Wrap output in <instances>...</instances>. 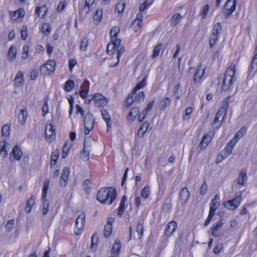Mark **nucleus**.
<instances>
[{
  "mask_svg": "<svg viewBox=\"0 0 257 257\" xmlns=\"http://www.w3.org/2000/svg\"><path fill=\"white\" fill-rule=\"evenodd\" d=\"M85 213L81 212L75 220L74 233L76 235L80 234L83 230L85 222Z\"/></svg>",
  "mask_w": 257,
  "mask_h": 257,
  "instance_id": "6",
  "label": "nucleus"
},
{
  "mask_svg": "<svg viewBox=\"0 0 257 257\" xmlns=\"http://www.w3.org/2000/svg\"><path fill=\"white\" fill-rule=\"evenodd\" d=\"M11 149L10 144L6 141L0 142V155H2L4 157H6L8 156V152Z\"/></svg>",
  "mask_w": 257,
  "mask_h": 257,
  "instance_id": "20",
  "label": "nucleus"
},
{
  "mask_svg": "<svg viewBox=\"0 0 257 257\" xmlns=\"http://www.w3.org/2000/svg\"><path fill=\"white\" fill-rule=\"evenodd\" d=\"M146 84H147V80H146V77H145L142 80V81H141L140 82H139V83H138L136 85L135 87L134 88V90L133 91V94H135V93H136V92L138 90H139L141 89H142L144 87H145Z\"/></svg>",
  "mask_w": 257,
  "mask_h": 257,
  "instance_id": "42",
  "label": "nucleus"
},
{
  "mask_svg": "<svg viewBox=\"0 0 257 257\" xmlns=\"http://www.w3.org/2000/svg\"><path fill=\"white\" fill-rule=\"evenodd\" d=\"M49 186V181L45 180L44 182L43 190H42V194L41 197V199H44L46 198L47 195V192Z\"/></svg>",
  "mask_w": 257,
  "mask_h": 257,
  "instance_id": "44",
  "label": "nucleus"
},
{
  "mask_svg": "<svg viewBox=\"0 0 257 257\" xmlns=\"http://www.w3.org/2000/svg\"><path fill=\"white\" fill-rule=\"evenodd\" d=\"M98 236L96 234H93L91 236V249L92 250H95L96 247L97 243L98 242Z\"/></svg>",
  "mask_w": 257,
  "mask_h": 257,
  "instance_id": "57",
  "label": "nucleus"
},
{
  "mask_svg": "<svg viewBox=\"0 0 257 257\" xmlns=\"http://www.w3.org/2000/svg\"><path fill=\"white\" fill-rule=\"evenodd\" d=\"M36 14L38 15L39 17L41 18H43L45 17L46 12H47V8L45 6L38 7L36 9Z\"/></svg>",
  "mask_w": 257,
  "mask_h": 257,
  "instance_id": "39",
  "label": "nucleus"
},
{
  "mask_svg": "<svg viewBox=\"0 0 257 257\" xmlns=\"http://www.w3.org/2000/svg\"><path fill=\"white\" fill-rule=\"evenodd\" d=\"M217 38V35L215 33H212L210 37L209 40V44L210 47H212L215 45Z\"/></svg>",
  "mask_w": 257,
  "mask_h": 257,
  "instance_id": "62",
  "label": "nucleus"
},
{
  "mask_svg": "<svg viewBox=\"0 0 257 257\" xmlns=\"http://www.w3.org/2000/svg\"><path fill=\"white\" fill-rule=\"evenodd\" d=\"M125 5L123 1L118 2L115 6V11L118 13L122 12L124 9Z\"/></svg>",
  "mask_w": 257,
  "mask_h": 257,
  "instance_id": "55",
  "label": "nucleus"
},
{
  "mask_svg": "<svg viewBox=\"0 0 257 257\" xmlns=\"http://www.w3.org/2000/svg\"><path fill=\"white\" fill-rule=\"evenodd\" d=\"M250 72H253L254 73L257 71V56L254 55L251 65L250 68Z\"/></svg>",
  "mask_w": 257,
  "mask_h": 257,
  "instance_id": "52",
  "label": "nucleus"
},
{
  "mask_svg": "<svg viewBox=\"0 0 257 257\" xmlns=\"http://www.w3.org/2000/svg\"><path fill=\"white\" fill-rule=\"evenodd\" d=\"M91 149V139L89 138H85L83 143V148L80 153V158L83 161L87 162L89 160Z\"/></svg>",
  "mask_w": 257,
  "mask_h": 257,
  "instance_id": "4",
  "label": "nucleus"
},
{
  "mask_svg": "<svg viewBox=\"0 0 257 257\" xmlns=\"http://www.w3.org/2000/svg\"><path fill=\"white\" fill-rule=\"evenodd\" d=\"M94 0H85L84 11L86 14H88L92 11Z\"/></svg>",
  "mask_w": 257,
  "mask_h": 257,
  "instance_id": "38",
  "label": "nucleus"
},
{
  "mask_svg": "<svg viewBox=\"0 0 257 257\" xmlns=\"http://www.w3.org/2000/svg\"><path fill=\"white\" fill-rule=\"evenodd\" d=\"M151 193L150 187L149 186H145L143 188L141 191V196L144 199L148 198Z\"/></svg>",
  "mask_w": 257,
  "mask_h": 257,
  "instance_id": "49",
  "label": "nucleus"
},
{
  "mask_svg": "<svg viewBox=\"0 0 257 257\" xmlns=\"http://www.w3.org/2000/svg\"><path fill=\"white\" fill-rule=\"evenodd\" d=\"M222 27L219 23H216L214 25L213 29V33H215L218 35L221 31Z\"/></svg>",
  "mask_w": 257,
  "mask_h": 257,
  "instance_id": "64",
  "label": "nucleus"
},
{
  "mask_svg": "<svg viewBox=\"0 0 257 257\" xmlns=\"http://www.w3.org/2000/svg\"><path fill=\"white\" fill-rule=\"evenodd\" d=\"M89 82L85 81L81 85V90L80 91L79 95L82 98L85 99L87 97L89 92Z\"/></svg>",
  "mask_w": 257,
  "mask_h": 257,
  "instance_id": "21",
  "label": "nucleus"
},
{
  "mask_svg": "<svg viewBox=\"0 0 257 257\" xmlns=\"http://www.w3.org/2000/svg\"><path fill=\"white\" fill-rule=\"evenodd\" d=\"M28 112L26 109H22L18 114V121L21 125H24L27 121L28 117Z\"/></svg>",
  "mask_w": 257,
  "mask_h": 257,
  "instance_id": "24",
  "label": "nucleus"
},
{
  "mask_svg": "<svg viewBox=\"0 0 257 257\" xmlns=\"http://www.w3.org/2000/svg\"><path fill=\"white\" fill-rule=\"evenodd\" d=\"M225 118V109L221 107L216 114L215 118L212 123V125L214 127L217 128L221 124Z\"/></svg>",
  "mask_w": 257,
  "mask_h": 257,
  "instance_id": "10",
  "label": "nucleus"
},
{
  "mask_svg": "<svg viewBox=\"0 0 257 257\" xmlns=\"http://www.w3.org/2000/svg\"><path fill=\"white\" fill-rule=\"evenodd\" d=\"M36 199V196L31 195L27 200L26 205L25 208V211L27 213H30L32 210V207L35 204Z\"/></svg>",
  "mask_w": 257,
  "mask_h": 257,
  "instance_id": "28",
  "label": "nucleus"
},
{
  "mask_svg": "<svg viewBox=\"0 0 257 257\" xmlns=\"http://www.w3.org/2000/svg\"><path fill=\"white\" fill-rule=\"evenodd\" d=\"M209 6L208 5H204L201 9L199 15L201 17L202 20L205 19L209 12Z\"/></svg>",
  "mask_w": 257,
  "mask_h": 257,
  "instance_id": "37",
  "label": "nucleus"
},
{
  "mask_svg": "<svg viewBox=\"0 0 257 257\" xmlns=\"http://www.w3.org/2000/svg\"><path fill=\"white\" fill-rule=\"evenodd\" d=\"M84 124L85 128H92L94 125L92 116L89 115V118L86 116H85L84 118Z\"/></svg>",
  "mask_w": 257,
  "mask_h": 257,
  "instance_id": "35",
  "label": "nucleus"
},
{
  "mask_svg": "<svg viewBox=\"0 0 257 257\" xmlns=\"http://www.w3.org/2000/svg\"><path fill=\"white\" fill-rule=\"evenodd\" d=\"M182 16L179 14H174L171 20L170 24L172 26H176L179 22L182 19Z\"/></svg>",
  "mask_w": 257,
  "mask_h": 257,
  "instance_id": "41",
  "label": "nucleus"
},
{
  "mask_svg": "<svg viewBox=\"0 0 257 257\" xmlns=\"http://www.w3.org/2000/svg\"><path fill=\"white\" fill-rule=\"evenodd\" d=\"M235 73V65L231 64L226 70V80L228 77H229L228 85L230 86L233 84V78Z\"/></svg>",
  "mask_w": 257,
  "mask_h": 257,
  "instance_id": "14",
  "label": "nucleus"
},
{
  "mask_svg": "<svg viewBox=\"0 0 257 257\" xmlns=\"http://www.w3.org/2000/svg\"><path fill=\"white\" fill-rule=\"evenodd\" d=\"M220 205V199L218 195H216L214 198H213L210 206L209 212L213 214H215V211Z\"/></svg>",
  "mask_w": 257,
  "mask_h": 257,
  "instance_id": "22",
  "label": "nucleus"
},
{
  "mask_svg": "<svg viewBox=\"0 0 257 257\" xmlns=\"http://www.w3.org/2000/svg\"><path fill=\"white\" fill-rule=\"evenodd\" d=\"M25 15V11L23 9H19L15 12H11L10 15L11 19L14 21L22 19Z\"/></svg>",
  "mask_w": 257,
  "mask_h": 257,
  "instance_id": "26",
  "label": "nucleus"
},
{
  "mask_svg": "<svg viewBox=\"0 0 257 257\" xmlns=\"http://www.w3.org/2000/svg\"><path fill=\"white\" fill-rule=\"evenodd\" d=\"M247 127L245 126H242L235 134L234 137L229 141L227 144V147H226V157L232 153L234 147L238 140L245 135Z\"/></svg>",
  "mask_w": 257,
  "mask_h": 257,
  "instance_id": "3",
  "label": "nucleus"
},
{
  "mask_svg": "<svg viewBox=\"0 0 257 257\" xmlns=\"http://www.w3.org/2000/svg\"><path fill=\"white\" fill-rule=\"evenodd\" d=\"M43 201V209L42 213L45 215L49 211V200L45 198V199H42Z\"/></svg>",
  "mask_w": 257,
  "mask_h": 257,
  "instance_id": "46",
  "label": "nucleus"
},
{
  "mask_svg": "<svg viewBox=\"0 0 257 257\" xmlns=\"http://www.w3.org/2000/svg\"><path fill=\"white\" fill-rule=\"evenodd\" d=\"M190 196V192L186 187L182 188L180 192V201L183 204L188 200Z\"/></svg>",
  "mask_w": 257,
  "mask_h": 257,
  "instance_id": "23",
  "label": "nucleus"
},
{
  "mask_svg": "<svg viewBox=\"0 0 257 257\" xmlns=\"http://www.w3.org/2000/svg\"><path fill=\"white\" fill-rule=\"evenodd\" d=\"M139 111L140 110L138 107L132 108L127 116V120L131 121H134L135 119L136 116L139 114Z\"/></svg>",
  "mask_w": 257,
  "mask_h": 257,
  "instance_id": "31",
  "label": "nucleus"
},
{
  "mask_svg": "<svg viewBox=\"0 0 257 257\" xmlns=\"http://www.w3.org/2000/svg\"><path fill=\"white\" fill-rule=\"evenodd\" d=\"M114 218H109L106 222L104 226V236L105 237H108L110 236L112 233V224L114 222Z\"/></svg>",
  "mask_w": 257,
  "mask_h": 257,
  "instance_id": "17",
  "label": "nucleus"
},
{
  "mask_svg": "<svg viewBox=\"0 0 257 257\" xmlns=\"http://www.w3.org/2000/svg\"><path fill=\"white\" fill-rule=\"evenodd\" d=\"M59 156V152L58 151H55L52 152L51 156V162H50V166L51 167H54L58 159Z\"/></svg>",
  "mask_w": 257,
  "mask_h": 257,
  "instance_id": "43",
  "label": "nucleus"
},
{
  "mask_svg": "<svg viewBox=\"0 0 257 257\" xmlns=\"http://www.w3.org/2000/svg\"><path fill=\"white\" fill-rule=\"evenodd\" d=\"M92 100L94 104L97 107H103L107 103V100L105 97L100 93L94 94L91 100H89L88 102Z\"/></svg>",
  "mask_w": 257,
  "mask_h": 257,
  "instance_id": "8",
  "label": "nucleus"
},
{
  "mask_svg": "<svg viewBox=\"0 0 257 257\" xmlns=\"http://www.w3.org/2000/svg\"><path fill=\"white\" fill-rule=\"evenodd\" d=\"M205 70V68L203 67L201 65L197 67L193 77L194 82L195 84L201 83V80L203 79V77L204 74Z\"/></svg>",
  "mask_w": 257,
  "mask_h": 257,
  "instance_id": "11",
  "label": "nucleus"
},
{
  "mask_svg": "<svg viewBox=\"0 0 257 257\" xmlns=\"http://www.w3.org/2000/svg\"><path fill=\"white\" fill-rule=\"evenodd\" d=\"M116 193L112 187L102 188L99 190L97 199L101 203L111 204L115 199Z\"/></svg>",
  "mask_w": 257,
  "mask_h": 257,
  "instance_id": "2",
  "label": "nucleus"
},
{
  "mask_svg": "<svg viewBox=\"0 0 257 257\" xmlns=\"http://www.w3.org/2000/svg\"><path fill=\"white\" fill-rule=\"evenodd\" d=\"M236 0H227L226 2V18L233 13L236 9Z\"/></svg>",
  "mask_w": 257,
  "mask_h": 257,
  "instance_id": "12",
  "label": "nucleus"
},
{
  "mask_svg": "<svg viewBox=\"0 0 257 257\" xmlns=\"http://www.w3.org/2000/svg\"><path fill=\"white\" fill-rule=\"evenodd\" d=\"M143 15L139 13L136 16L135 20L133 22L131 28L135 32L138 31L142 27Z\"/></svg>",
  "mask_w": 257,
  "mask_h": 257,
  "instance_id": "16",
  "label": "nucleus"
},
{
  "mask_svg": "<svg viewBox=\"0 0 257 257\" xmlns=\"http://www.w3.org/2000/svg\"><path fill=\"white\" fill-rule=\"evenodd\" d=\"M74 88V83L73 80L69 79L66 81L63 87L66 92H69Z\"/></svg>",
  "mask_w": 257,
  "mask_h": 257,
  "instance_id": "40",
  "label": "nucleus"
},
{
  "mask_svg": "<svg viewBox=\"0 0 257 257\" xmlns=\"http://www.w3.org/2000/svg\"><path fill=\"white\" fill-rule=\"evenodd\" d=\"M161 47L162 44H159L158 45L156 46V47L154 48L153 50V53L152 55L153 58H155L159 55L160 51L161 50Z\"/></svg>",
  "mask_w": 257,
  "mask_h": 257,
  "instance_id": "61",
  "label": "nucleus"
},
{
  "mask_svg": "<svg viewBox=\"0 0 257 257\" xmlns=\"http://www.w3.org/2000/svg\"><path fill=\"white\" fill-rule=\"evenodd\" d=\"M56 69V63L51 60H47L45 63L41 65L40 72L45 75H49L52 74Z\"/></svg>",
  "mask_w": 257,
  "mask_h": 257,
  "instance_id": "5",
  "label": "nucleus"
},
{
  "mask_svg": "<svg viewBox=\"0 0 257 257\" xmlns=\"http://www.w3.org/2000/svg\"><path fill=\"white\" fill-rule=\"evenodd\" d=\"M17 50L15 46H11L8 53V59L10 61H14L16 57Z\"/></svg>",
  "mask_w": 257,
  "mask_h": 257,
  "instance_id": "30",
  "label": "nucleus"
},
{
  "mask_svg": "<svg viewBox=\"0 0 257 257\" xmlns=\"http://www.w3.org/2000/svg\"><path fill=\"white\" fill-rule=\"evenodd\" d=\"M241 200V195H238L234 199L226 201V208L231 210H235L240 204Z\"/></svg>",
  "mask_w": 257,
  "mask_h": 257,
  "instance_id": "9",
  "label": "nucleus"
},
{
  "mask_svg": "<svg viewBox=\"0 0 257 257\" xmlns=\"http://www.w3.org/2000/svg\"><path fill=\"white\" fill-rule=\"evenodd\" d=\"M149 124L147 122L143 123L139 128L138 134L140 137H143L145 133L148 130Z\"/></svg>",
  "mask_w": 257,
  "mask_h": 257,
  "instance_id": "45",
  "label": "nucleus"
},
{
  "mask_svg": "<svg viewBox=\"0 0 257 257\" xmlns=\"http://www.w3.org/2000/svg\"><path fill=\"white\" fill-rule=\"evenodd\" d=\"M88 44V40L86 38H84L80 45V49L81 51H86Z\"/></svg>",
  "mask_w": 257,
  "mask_h": 257,
  "instance_id": "59",
  "label": "nucleus"
},
{
  "mask_svg": "<svg viewBox=\"0 0 257 257\" xmlns=\"http://www.w3.org/2000/svg\"><path fill=\"white\" fill-rule=\"evenodd\" d=\"M121 247V244L120 241L118 239L115 240L114 243L113 245L111 252L113 254V256L116 257V255L119 253V249Z\"/></svg>",
  "mask_w": 257,
  "mask_h": 257,
  "instance_id": "33",
  "label": "nucleus"
},
{
  "mask_svg": "<svg viewBox=\"0 0 257 257\" xmlns=\"http://www.w3.org/2000/svg\"><path fill=\"white\" fill-rule=\"evenodd\" d=\"M22 155L23 152L21 147L18 145H15L11 153V156L13 157L15 160L19 161L21 160Z\"/></svg>",
  "mask_w": 257,
  "mask_h": 257,
  "instance_id": "18",
  "label": "nucleus"
},
{
  "mask_svg": "<svg viewBox=\"0 0 257 257\" xmlns=\"http://www.w3.org/2000/svg\"><path fill=\"white\" fill-rule=\"evenodd\" d=\"M207 184L206 181L204 180L200 189L199 192L202 195H204L207 193Z\"/></svg>",
  "mask_w": 257,
  "mask_h": 257,
  "instance_id": "58",
  "label": "nucleus"
},
{
  "mask_svg": "<svg viewBox=\"0 0 257 257\" xmlns=\"http://www.w3.org/2000/svg\"><path fill=\"white\" fill-rule=\"evenodd\" d=\"M69 144L68 142H65L62 148V157L63 158H65L67 157V154L69 151Z\"/></svg>",
  "mask_w": 257,
  "mask_h": 257,
  "instance_id": "54",
  "label": "nucleus"
},
{
  "mask_svg": "<svg viewBox=\"0 0 257 257\" xmlns=\"http://www.w3.org/2000/svg\"><path fill=\"white\" fill-rule=\"evenodd\" d=\"M133 91L131 94H130L126 99L125 103L127 107H130L133 103L134 102H135V100L134 97Z\"/></svg>",
  "mask_w": 257,
  "mask_h": 257,
  "instance_id": "53",
  "label": "nucleus"
},
{
  "mask_svg": "<svg viewBox=\"0 0 257 257\" xmlns=\"http://www.w3.org/2000/svg\"><path fill=\"white\" fill-rule=\"evenodd\" d=\"M101 115L102 118L106 122L107 130L111 127V121L110 115L107 112V111L105 109H102L101 110Z\"/></svg>",
  "mask_w": 257,
  "mask_h": 257,
  "instance_id": "32",
  "label": "nucleus"
},
{
  "mask_svg": "<svg viewBox=\"0 0 257 257\" xmlns=\"http://www.w3.org/2000/svg\"><path fill=\"white\" fill-rule=\"evenodd\" d=\"M171 101L169 97H166L163 98L159 103L160 109L162 110H165L170 105Z\"/></svg>",
  "mask_w": 257,
  "mask_h": 257,
  "instance_id": "34",
  "label": "nucleus"
},
{
  "mask_svg": "<svg viewBox=\"0 0 257 257\" xmlns=\"http://www.w3.org/2000/svg\"><path fill=\"white\" fill-rule=\"evenodd\" d=\"M193 110L192 107H188L186 108L185 114L183 115L182 118L184 120H188L190 117V115Z\"/></svg>",
  "mask_w": 257,
  "mask_h": 257,
  "instance_id": "50",
  "label": "nucleus"
},
{
  "mask_svg": "<svg viewBox=\"0 0 257 257\" xmlns=\"http://www.w3.org/2000/svg\"><path fill=\"white\" fill-rule=\"evenodd\" d=\"M45 138L48 142L54 141L56 137L55 126L52 125L50 121H47L45 131Z\"/></svg>",
  "mask_w": 257,
  "mask_h": 257,
  "instance_id": "7",
  "label": "nucleus"
},
{
  "mask_svg": "<svg viewBox=\"0 0 257 257\" xmlns=\"http://www.w3.org/2000/svg\"><path fill=\"white\" fill-rule=\"evenodd\" d=\"M144 220L142 219H138L137 221V227L136 231L138 233V238L140 239L143 234L144 231Z\"/></svg>",
  "mask_w": 257,
  "mask_h": 257,
  "instance_id": "29",
  "label": "nucleus"
},
{
  "mask_svg": "<svg viewBox=\"0 0 257 257\" xmlns=\"http://www.w3.org/2000/svg\"><path fill=\"white\" fill-rule=\"evenodd\" d=\"M29 48L28 46H24L23 48V52L21 57L23 59L26 60L29 57Z\"/></svg>",
  "mask_w": 257,
  "mask_h": 257,
  "instance_id": "60",
  "label": "nucleus"
},
{
  "mask_svg": "<svg viewBox=\"0 0 257 257\" xmlns=\"http://www.w3.org/2000/svg\"><path fill=\"white\" fill-rule=\"evenodd\" d=\"M10 125L9 124H6L4 125L2 130V135L4 137H8L10 135Z\"/></svg>",
  "mask_w": 257,
  "mask_h": 257,
  "instance_id": "56",
  "label": "nucleus"
},
{
  "mask_svg": "<svg viewBox=\"0 0 257 257\" xmlns=\"http://www.w3.org/2000/svg\"><path fill=\"white\" fill-rule=\"evenodd\" d=\"M102 15L103 11L102 9H99L96 10L95 15L93 16L94 20L97 21L98 23H99L101 20Z\"/></svg>",
  "mask_w": 257,
  "mask_h": 257,
  "instance_id": "47",
  "label": "nucleus"
},
{
  "mask_svg": "<svg viewBox=\"0 0 257 257\" xmlns=\"http://www.w3.org/2000/svg\"><path fill=\"white\" fill-rule=\"evenodd\" d=\"M7 231H11L14 228V220L13 219L9 220L6 225Z\"/></svg>",
  "mask_w": 257,
  "mask_h": 257,
  "instance_id": "63",
  "label": "nucleus"
},
{
  "mask_svg": "<svg viewBox=\"0 0 257 257\" xmlns=\"http://www.w3.org/2000/svg\"><path fill=\"white\" fill-rule=\"evenodd\" d=\"M135 102H140L143 101L145 98V94L144 92L140 91L138 93L137 92L134 95Z\"/></svg>",
  "mask_w": 257,
  "mask_h": 257,
  "instance_id": "48",
  "label": "nucleus"
},
{
  "mask_svg": "<svg viewBox=\"0 0 257 257\" xmlns=\"http://www.w3.org/2000/svg\"><path fill=\"white\" fill-rule=\"evenodd\" d=\"M177 223L174 221L170 222L166 226L165 230V235L167 237H170L175 231L177 228Z\"/></svg>",
  "mask_w": 257,
  "mask_h": 257,
  "instance_id": "19",
  "label": "nucleus"
},
{
  "mask_svg": "<svg viewBox=\"0 0 257 257\" xmlns=\"http://www.w3.org/2000/svg\"><path fill=\"white\" fill-rule=\"evenodd\" d=\"M211 133L205 135L198 146V149L201 151L204 150L206 148L209 142L211 141Z\"/></svg>",
  "mask_w": 257,
  "mask_h": 257,
  "instance_id": "13",
  "label": "nucleus"
},
{
  "mask_svg": "<svg viewBox=\"0 0 257 257\" xmlns=\"http://www.w3.org/2000/svg\"><path fill=\"white\" fill-rule=\"evenodd\" d=\"M223 224L221 221H218L214 223L211 228V234L214 237L218 236L221 233V227Z\"/></svg>",
  "mask_w": 257,
  "mask_h": 257,
  "instance_id": "15",
  "label": "nucleus"
},
{
  "mask_svg": "<svg viewBox=\"0 0 257 257\" xmlns=\"http://www.w3.org/2000/svg\"><path fill=\"white\" fill-rule=\"evenodd\" d=\"M41 31L45 35H48L50 33V26L48 23H44L42 26Z\"/></svg>",
  "mask_w": 257,
  "mask_h": 257,
  "instance_id": "51",
  "label": "nucleus"
},
{
  "mask_svg": "<svg viewBox=\"0 0 257 257\" xmlns=\"http://www.w3.org/2000/svg\"><path fill=\"white\" fill-rule=\"evenodd\" d=\"M14 85L15 87H19L24 84V74L21 71H19L14 79Z\"/></svg>",
  "mask_w": 257,
  "mask_h": 257,
  "instance_id": "27",
  "label": "nucleus"
},
{
  "mask_svg": "<svg viewBox=\"0 0 257 257\" xmlns=\"http://www.w3.org/2000/svg\"><path fill=\"white\" fill-rule=\"evenodd\" d=\"M69 169L67 167L63 168L62 174L61 175V178L60 180V184L62 186H65L66 184L68 176L69 174Z\"/></svg>",
  "mask_w": 257,
  "mask_h": 257,
  "instance_id": "25",
  "label": "nucleus"
},
{
  "mask_svg": "<svg viewBox=\"0 0 257 257\" xmlns=\"http://www.w3.org/2000/svg\"><path fill=\"white\" fill-rule=\"evenodd\" d=\"M119 31V27H114L109 32L110 42L107 45V52L110 55H114L116 59L114 63L109 64L111 67H115L118 64L120 57L124 51V48L120 45V39L117 38Z\"/></svg>",
  "mask_w": 257,
  "mask_h": 257,
  "instance_id": "1",
  "label": "nucleus"
},
{
  "mask_svg": "<svg viewBox=\"0 0 257 257\" xmlns=\"http://www.w3.org/2000/svg\"><path fill=\"white\" fill-rule=\"evenodd\" d=\"M247 177L245 171H241L238 177V184L241 185H244L247 180Z\"/></svg>",
  "mask_w": 257,
  "mask_h": 257,
  "instance_id": "36",
  "label": "nucleus"
}]
</instances>
